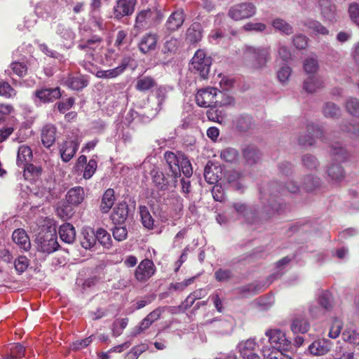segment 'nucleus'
<instances>
[{"mask_svg":"<svg viewBox=\"0 0 359 359\" xmlns=\"http://www.w3.org/2000/svg\"><path fill=\"white\" fill-rule=\"evenodd\" d=\"M299 187L293 181L287 183L285 188L278 182H271L260 189V200L264 204V211L268 215L280 214L286 208V203L280 197L288 193H297Z\"/></svg>","mask_w":359,"mask_h":359,"instance_id":"obj_1","label":"nucleus"},{"mask_svg":"<svg viewBox=\"0 0 359 359\" xmlns=\"http://www.w3.org/2000/svg\"><path fill=\"white\" fill-rule=\"evenodd\" d=\"M266 338L259 340L261 346H267L270 349H285L289 351L291 341L287 338L284 332L279 329H270L265 332Z\"/></svg>","mask_w":359,"mask_h":359,"instance_id":"obj_2","label":"nucleus"},{"mask_svg":"<svg viewBox=\"0 0 359 359\" xmlns=\"http://www.w3.org/2000/svg\"><path fill=\"white\" fill-rule=\"evenodd\" d=\"M212 59L207 56L203 50H198L189 64V69L194 73L198 74L201 79H207L210 72Z\"/></svg>","mask_w":359,"mask_h":359,"instance_id":"obj_3","label":"nucleus"},{"mask_svg":"<svg viewBox=\"0 0 359 359\" xmlns=\"http://www.w3.org/2000/svg\"><path fill=\"white\" fill-rule=\"evenodd\" d=\"M244 55L246 59L251 61L256 68H261L271 59V48L269 46H246Z\"/></svg>","mask_w":359,"mask_h":359,"instance_id":"obj_4","label":"nucleus"},{"mask_svg":"<svg viewBox=\"0 0 359 359\" xmlns=\"http://www.w3.org/2000/svg\"><path fill=\"white\" fill-rule=\"evenodd\" d=\"M159 18L161 13L157 10H142L136 16L135 27L138 29H148L154 26Z\"/></svg>","mask_w":359,"mask_h":359,"instance_id":"obj_5","label":"nucleus"},{"mask_svg":"<svg viewBox=\"0 0 359 359\" xmlns=\"http://www.w3.org/2000/svg\"><path fill=\"white\" fill-rule=\"evenodd\" d=\"M257 8L251 2L238 4L232 6L228 13L229 16L233 20H242L254 16Z\"/></svg>","mask_w":359,"mask_h":359,"instance_id":"obj_6","label":"nucleus"},{"mask_svg":"<svg viewBox=\"0 0 359 359\" xmlns=\"http://www.w3.org/2000/svg\"><path fill=\"white\" fill-rule=\"evenodd\" d=\"M217 88L208 87L201 88L196 94V104L201 107H217Z\"/></svg>","mask_w":359,"mask_h":359,"instance_id":"obj_7","label":"nucleus"},{"mask_svg":"<svg viewBox=\"0 0 359 359\" xmlns=\"http://www.w3.org/2000/svg\"><path fill=\"white\" fill-rule=\"evenodd\" d=\"M61 97L60 89L58 87L53 88H40L34 92L33 101L39 105L41 103L53 102Z\"/></svg>","mask_w":359,"mask_h":359,"instance_id":"obj_8","label":"nucleus"},{"mask_svg":"<svg viewBox=\"0 0 359 359\" xmlns=\"http://www.w3.org/2000/svg\"><path fill=\"white\" fill-rule=\"evenodd\" d=\"M185 155L181 152L166 151L164 154V158L170 169L171 177H173L174 182H176L177 178L180 177V165Z\"/></svg>","mask_w":359,"mask_h":359,"instance_id":"obj_9","label":"nucleus"},{"mask_svg":"<svg viewBox=\"0 0 359 359\" xmlns=\"http://www.w3.org/2000/svg\"><path fill=\"white\" fill-rule=\"evenodd\" d=\"M232 212L236 213V218H243L247 222H252L257 216L256 210L241 201L233 202L231 205Z\"/></svg>","mask_w":359,"mask_h":359,"instance_id":"obj_10","label":"nucleus"},{"mask_svg":"<svg viewBox=\"0 0 359 359\" xmlns=\"http://www.w3.org/2000/svg\"><path fill=\"white\" fill-rule=\"evenodd\" d=\"M332 346L333 342L330 339H317L308 346L306 353L314 356H323L331 351Z\"/></svg>","mask_w":359,"mask_h":359,"instance_id":"obj_11","label":"nucleus"},{"mask_svg":"<svg viewBox=\"0 0 359 359\" xmlns=\"http://www.w3.org/2000/svg\"><path fill=\"white\" fill-rule=\"evenodd\" d=\"M102 39L97 35H93L90 39L80 42L78 48L83 50L93 59L95 54L98 53L102 48Z\"/></svg>","mask_w":359,"mask_h":359,"instance_id":"obj_12","label":"nucleus"},{"mask_svg":"<svg viewBox=\"0 0 359 359\" xmlns=\"http://www.w3.org/2000/svg\"><path fill=\"white\" fill-rule=\"evenodd\" d=\"M155 270L154 262L149 259H145L136 268L135 271V278L139 282H146L154 274Z\"/></svg>","mask_w":359,"mask_h":359,"instance_id":"obj_13","label":"nucleus"},{"mask_svg":"<svg viewBox=\"0 0 359 359\" xmlns=\"http://www.w3.org/2000/svg\"><path fill=\"white\" fill-rule=\"evenodd\" d=\"M130 61V57H125L122 58L121 63L116 67L107 70H97L95 75L100 79H110L116 78L125 72L129 65Z\"/></svg>","mask_w":359,"mask_h":359,"instance_id":"obj_14","label":"nucleus"},{"mask_svg":"<svg viewBox=\"0 0 359 359\" xmlns=\"http://www.w3.org/2000/svg\"><path fill=\"white\" fill-rule=\"evenodd\" d=\"M136 0H116L114 7V18L120 20L125 16L133 14Z\"/></svg>","mask_w":359,"mask_h":359,"instance_id":"obj_15","label":"nucleus"},{"mask_svg":"<svg viewBox=\"0 0 359 359\" xmlns=\"http://www.w3.org/2000/svg\"><path fill=\"white\" fill-rule=\"evenodd\" d=\"M225 179L229 187L234 190L242 192L246 187L245 176L243 172L229 170L226 172Z\"/></svg>","mask_w":359,"mask_h":359,"instance_id":"obj_16","label":"nucleus"},{"mask_svg":"<svg viewBox=\"0 0 359 359\" xmlns=\"http://www.w3.org/2000/svg\"><path fill=\"white\" fill-rule=\"evenodd\" d=\"M59 245L57 241V236L51 232L47 233L39 238V250L50 254L57 250Z\"/></svg>","mask_w":359,"mask_h":359,"instance_id":"obj_17","label":"nucleus"},{"mask_svg":"<svg viewBox=\"0 0 359 359\" xmlns=\"http://www.w3.org/2000/svg\"><path fill=\"white\" fill-rule=\"evenodd\" d=\"M308 135H301L299 137V143L303 146H311L315 142V138L320 137L323 135L322 129L313 123L307 126Z\"/></svg>","mask_w":359,"mask_h":359,"instance_id":"obj_18","label":"nucleus"},{"mask_svg":"<svg viewBox=\"0 0 359 359\" xmlns=\"http://www.w3.org/2000/svg\"><path fill=\"white\" fill-rule=\"evenodd\" d=\"M157 41L158 36L154 33L149 32L140 38L138 48L142 53L146 54L156 49Z\"/></svg>","mask_w":359,"mask_h":359,"instance_id":"obj_19","label":"nucleus"},{"mask_svg":"<svg viewBox=\"0 0 359 359\" xmlns=\"http://www.w3.org/2000/svg\"><path fill=\"white\" fill-rule=\"evenodd\" d=\"M79 149L76 140L65 141L60 146V154L64 162H69Z\"/></svg>","mask_w":359,"mask_h":359,"instance_id":"obj_20","label":"nucleus"},{"mask_svg":"<svg viewBox=\"0 0 359 359\" xmlns=\"http://www.w3.org/2000/svg\"><path fill=\"white\" fill-rule=\"evenodd\" d=\"M258 346L255 339L250 338L240 341L236 348L243 359H246L250 355L255 353L256 348Z\"/></svg>","mask_w":359,"mask_h":359,"instance_id":"obj_21","label":"nucleus"},{"mask_svg":"<svg viewBox=\"0 0 359 359\" xmlns=\"http://www.w3.org/2000/svg\"><path fill=\"white\" fill-rule=\"evenodd\" d=\"M63 84L74 90H80L86 87L88 80L84 76H69L64 79Z\"/></svg>","mask_w":359,"mask_h":359,"instance_id":"obj_22","label":"nucleus"},{"mask_svg":"<svg viewBox=\"0 0 359 359\" xmlns=\"http://www.w3.org/2000/svg\"><path fill=\"white\" fill-rule=\"evenodd\" d=\"M128 207L126 202L117 204L111 215V219L114 224H123L128 217Z\"/></svg>","mask_w":359,"mask_h":359,"instance_id":"obj_23","label":"nucleus"},{"mask_svg":"<svg viewBox=\"0 0 359 359\" xmlns=\"http://www.w3.org/2000/svg\"><path fill=\"white\" fill-rule=\"evenodd\" d=\"M56 127L51 124H47L41 130V141L44 147L50 148L55 142Z\"/></svg>","mask_w":359,"mask_h":359,"instance_id":"obj_24","label":"nucleus"},{"mask_svg":"<svg viewBox=\"0 0 359 359\" xmlns=\"http://www.w3.org/2000/svg\"><path fill=\"white\" fill-rule=\"evenodd\" d=\"M32 151L29 147L27 145H21L19 147L17 154V165L19 167L25 168L32 161Z\"/></svg>","mask_w":359,"mask_h":359,"instance_id":"obj_25","label":"nucleus"},{"mask_svg":"<svg viewBox=\"0 0 359 359\" xmlns=\"http://www.w3.org/2000/svg\"><path fill=\"white\" fill-rule=\"evenodd\" d=\"M12 238L20 248L28 251L31 247L29 238L24 229H18L12 234Z\"/></svg>","mask_w":359,"mask_h":359,"instance_id":"obj_26","label":"nucleus"},{"mask_svg":"<svg viewBox=\"0 0 359 359\" xmlns=\"http://www.w3.org/2000/svg\"><path fill=\"white\" fill-rule=\"evenodd\" d=\"M85 198V192L81 187L71 188L66 194V200L69 204L78 205Z\"/></svg>","mask_w":359,"mask_h":359,"instance_id":"obj_27","label":"nucleus"},{"mask_svg":"<svg viewBox=\"0 0 359 359\" xmlns=\"http://www.w3.org/2000/svg\"><path fill=\"white\" fill-rule=\"evenodd\" d=\"M184 21V12L182 10H178L170 15L165 26L168 30L173 32L178 29L182 25Z\"/></svg>","mask_w":359,"mask_h":359,"instance_id":"obj_28","label":"nucleus"},{"mask_svg":"<svg viewBox=\"0 0 359 359\" xmlns=\"http://www.w3.org/2000/svg\"><path fill=\"white\" fill-rule=\"evenodd\" d=\"M59 234L62 241L67 243H72L76 238V231L72 224L65 223L60 226Z\"/></svg>","mask_w":359,"mask_h":359,"instance_id":"obj_29","label":"nucleus"},{"mask_svg":"<svg viewBox=\"0 0 359 359\" xmlns=\"http://www.w3.org/2000/svg\"><path fill=\"white\" fill-rule=\"evenodd\" d=\"M95 244L96 236L94 231L90 228L83 229L81 238V246L86 250H90Z\"/></svg>","mask_w":359,"mask_h":359,"instance_id":"obj_30","label":"nucleus"},{"mask_svg":"<svg viewBox=\"0 0 359 359\" xmlns=\"http://www.w3.org/2000/svg\"><path fill=\"white\" fill-rule=\"evenodd\" d=\"M115 201L114 191L113 189H107L102 198L100 205V210L102 213H107L112 208Z\"/></svg>","mask_w":359,"mask_h":359,"instance_id":"obj_31","label":"nucleus"},{"mask_svg":"<svg viewBox=\"0 0 359 359\" xmlns=\"http://www.w3.org/2000/svg\"><path fill=\"white\" fill-rule=\"evenodd\" d=\"M318 4L323 18L329 21H333L335 19L336 8L330 0H319Z\"/></svg>","mask_w":359,"mask_h":359,"instance_id":"obj_32","label":"nucleus"},{"mask_svg":"<svg viewBox=\"0 0 359 359\" xmlns=\"http://www.w3.org/2000/svg\"><path fill=\"white\" fill-rule=\"evenodd\" d=\"M327 172L333 182H340L345 177V171L339 163H331L327 168Z\"/></svg>","mask_w":359,"mask_h":359,"instance_id":"obj_33","label":"nucleus"},{"mask_svg":"<svg viewBox=\"0 0 359 359\" xmlns=\"http://www.w3.org/2000/svg\"><path fill=\"white\" fill-rule=\"evenodd\" d=\"M202 39V31L199 24H193L187 31L186 40L191 44L200 41Z\"/></svg>","mask_w":359,"mask_h":359,"instance_id":"obj_34","label":"nucleus"},{"mask_svg":"<svg viewBox=\"0 0 359 359\" xmlns=\"http://www.w3.org/2000/svg\"><path fill=\"white\" fill-rule=\"evenodd\" d=\"M261 351L266 359H292L290 356L284 353L285 349H270L267 346H262Z\"/></svg>","mask_w":359,"mask_h":359,"instance_id":"obj_35","label":"nucleus"},{"mask_svg":"<svg viewBox=\"0 0 359 359\" xmlns=\"http://www.w3.org/2000/svg\"><path fill=\"white\" fill-rule=\"evenodd\" d=\"M219 168L213 165L212 164L210 165L208 163L204 169V177L205 181L210 184H215L219 181V179L221 178L220 175L219 174Z\"/></svg>","mask_w":359,"mask_h":359,"instance_id":"obj_36","label":"nucleus"},{"mask_svg":"<svg viewBox=\"0 0 359 359\" xmlns=\"http://www.w3.org/2000/svg\"><path fill=\"white\" fill-rule=\"evenodd\" d=\"M323 81L320 78L316 76H311L304 81V89L309 93H313L317 90L323 87Z\"/></svg>","mask_w":359,"mask_h":359,"instance_id":"obj_37","label":"nucleus"},{"mask_svg":"<svg viewBox=\"0 0 359 359\" xmlns=\"http://www.w3.org/2000/svg\"><path fill=\"white\" fill-rule=\"evenodd\" d=\"M309 327L308 320L303 316L295 318L291 324V330L294 333H306Z\"/></svg>","mask_w":359,"mask_h":359,"instance_id":"obj_38","label":"nucleus"},{"mask_svg":"<svg viewBox=\"0 0 359 359\" xmlns=\"http://www.w3.org/2000/svg\"><path fill=\"white\" fill-rule=\"evenodd\" d=\"M155 80L151 76H140L137 79L135 88L141 92L151 89L156 86Z\"/></svg>","mask_w":359,"mask_h":359,"instance_id":"obj_39","label":"nucleus"},{"mask_svg":"<svg viewBox=\"0 0 359 359\" xmlns=\"http://www.w3.org/2000/svg\"><path fill=\"white\" fill-rule=\"evenodd\" d=\"M55 32L61 39L68 42H72L75 38L74 32L69 27L62 23L56 25Z\"/></svg>","mask_w":359,"mask_h":359,"instance_id":"obj_40","label":"nucleus"},{"mask_svg":"<svg viewBox=\"0 0 359 359\" xmlns=\"http://www.w3.org/2000/svg\"><path fill=\"white\" fill-rule=\"evenodd\" d=\"M243 153L246 162L250 165L256 163L260 158L259 151L252 146L245 147Z\"/></svg>","mask_w":359,"mask_h":359,"instance_id":"obj_41","label":"nucleus"},{"mask_svg":"<svg viewBox=\"0 0 359 359\" xmlns=\"http://www.w3.org/2000/svg\"><path fill=\"white\" fill-rule=\"evenodd\" d=\"M139 210L143 226L148 229H152L154 225V220L151 215L148 208L145 205H140Z\"/></svg>","mask_w":359,"mask_h":359,"instance_id":"obj_42","label":"nucleus"},{"mask_svg":"<svg viewBox=\"0 0 359 359\" xmlns=\"http://www.w3.org/2000/svg\"><path fill=\"white\" fill-rule=\"evenodd\" d=\"M330 153L335 160L340 161H345L349 156L347 150L339 143H335L331 146Z\"/></svg>","mask_w":359,"mask_h":359,"instance_id":"obj_43","label":"nucleus"},{"mask_svg":"<svg viewBox=\"0 0 359 359\" xmlns=\"http://www.w3.org/2000/svg\"><path fill=\"white\" fill-rule=\"evenodd\" d=\"M272 26L273 27L286 34L290 35L293 33V28L292 27L287 23L285 20L281 18H276L272 21Z\"/></svg>","mask_w":359,"mask_h":359,"instance_id":"obj_44","label":"nucleus"},{"mask_svg":"<svg viewBox=\"0 0 359 359\" xmlns=\"http://www.w3.org/2000/svg\"><path fill=\"white\" fill-rule=\"evenodd\" d=\"M89 22L94 30L102 31L104 29V20L100 15L99 11H90Z\"/></svg>","mask_w":359,"mask_h":359,"instance_id":"obj_45","label":"nucleus"},{"mask_svg":"<svg viewBox=\"0 0 359 359\" xmlns=\"http://www.w3.org/2000/svg\"><path fill=\"white\" fill-rule=\"evenodd\" d=\"M96 241H97L102 245L106 248H109L111 245V238L110 234L104 229H98L95 233Z\"/></svg>","mask_w":359,"mask_h":359,"instance_id":"obj_46","label":"nucleus"},{"mask_svg":"<svg viewBox=\"0 0 359 359\" xmlns=\"http://www.w3.org/2000/svg\"><path fill=\"white\" fill-rule=\"evenodd\" d=\"M25 347L20 344H14L10 347V353L5 355L4 359H20L25 354Z\"/></svg>","mask_w":359,"mask_h":359,"instance_id":"obj_47","label":"nucleus"},{"mask_svg":"<svg viewBox=\"0 0 359 359\" xmlns=\"http://www.w3.org/2000/svg\"><path fill=\"white\" fill-rule=\"evenodd\" d=\"M340 108L332 102H327L323 108V113L325 117L336 118L340 115Z\"/></svg>","mask_w":359,"mask_h":359,"instance_id":"obj_48","label":"nucleus"},{"mask_svg":"<svg viewBox=\"0 0 359 359\" xmlns=\"http://www.w3.org/2000/svg\"><path fill=\"white\" fill-rule=\"evenodd\" d=\"M317 302L324 312L330 311L332 307V297L328 292H323Z\"/></svg>","mask_w":359,"mask_h":359,"instance_id":"obj_49","label":"nucleus"},{"mask_svg":"<svg viewBox=\"0 0 359 359\" xmlns=\"http://www.w3.org/2000/svg\"><path fill=\"white\" fill-rule=\"evenodd\" d=\"M238 157V151L233 148H226L221 151L220 158L226 163H234Z\"/></svg>","mask_w":359,"mask_h":359,"instance_id":"obj_50","label":"nucleus"},{"mask_svg":"<svg viewBox=\"0 0 359 359\" xmlns=\"http://www.w3.org/2000/svg\"><path fill=\"white\" fill-rule=\"evenodd\" d=\"M306 26L316 34L326 35L329 33L327 29L316 20H308Z\"/></svg>","mask_w":359,"mask_h":359,"instance_id":"obj_51","label":"nucleus"},{"mask_svg":"<svg viewBox=\"0 0 359 359\" xmlns=\"http://www.w3.org/2000/svg\"><path fill=\"white\" fill-rule=\"evenodd\" d=\"M217 107L230 105L234 102V99L230 96L225 90H219L217 89Z\"/></svg>","mask_w":359,"mask_h":359,"instance_id":"obj_52","label":"nucleus"},{"mask_svg":"<svg viewBox=\"0 0 359 359\" xmlns=\"http://www.w3.org/2000/svg\"><path fill=\"white\" fill-rule=\"evenodd\" d=\"M320 185V180L312 175L306 176L302 182V188L306 191H311Z\"/></svg>","mask_w":359,"mask_h":359,"instance_id":"obj_53","label":"nucleus"},{"mask_svg":"<svg viewBox=\"0 0 359 359\" xmlns=\"http://www.w3.org/2000/svg\"><path fill=\"white\" fill-rule=\"evenodd\" d=\"M17 94L16 90L6 81H0V95L6 98L14 97Z\"/></svg>","mask_w":359,"mask_h":359,"instance_id":"obj_54","label":"nucleus"},{"mask_svg":"<svg viewBox=\"0 0 359 359\" xmlns=\"http://www.w3.org/2000/svg\"><path fill=\"white\" fill-rule=\"evenodd\" d=\"M343 325V323L341 320L334 318L330 326L328 337L331 339L337 338L341 332Z\"/></svg>","mask_w":359,"mask_h":359,"instance_id":"obj_55","label":"nucleus"},{"mask_svg":"<svg viewBox=\"0 0 359 359\" xmlns=\"http://www.w3.org/2000/svg\"><path fill=\"white\" fill-rule=\"evenodd\" d=\"M343 339L354 346L359 345V334L355 330H346L342 333Z\"/></svg>","mask_w":359,"mask_h":359,"instance_id":"obj_56","label":"nucleus"},{"mask_svg":"<svg viewBox=\"0 0 359 359\" xmlns=\"http://www.w3.org/2000/svg\"><path fill=\"white\" fill-rule=\"evenodd\" d=\"M346 108L350 114L359 117V100L357 98L350 97L346 102Z\"/></svg>","mask_w":359,"mask_h":359,"instance_id":"obj_57","label":"nucleus"},{"mask_svg":"<svg viewBox=\"0 0 359 359\" xmlns=\"http://www.w3.org/2000/svg\"><path fill=\"white\" fill-rule=\"evenodd\" d=\"M304 69L307 74H314L318 69V63L316 57H310L304 61Z\"/></svg>","mask_w":359,"mask_h":359,"instance_id":"obj_58","label":"nucleus"},{"mask_svg":"<svg viewBox=\"0 0 359 359\" xmlns=\"http://www.w3.org/2000/svg\"><path fill=\"white\" fill-rule=\"evenodd\" d=\"M209 298L212 302L216 310L218 312H222L224 309V297L222 295V292L217 290L212 294H211Z\"/></svg>","mask_w":359,"mask_h":359,"instance_id":"obj_59","label":"nucleus"},{"mask_svg":"<svg viewBox=\"0 0 359 359\" xmlns=\"http://www.w3.org/2000/svg\"><path fill=\"white\" fill-rule=\"evenodd\" d=\"M292 69L288 65H283L277 72V78L282 84H285L291 75Z\"/></svg>","mask_w":359,"mask_h":359,"instance_id":"obj_60","label":"nucleus"},{"mask_svg":"<svg viewBox=\"0 0 359 359\" xmlns=\"http://www.w3.org/2000/svg\"><path fill=\"white\" fill-rule=\"evenodd\" d=\"M13 72L19 77L25 76L27 73V65L24 62H14L11 64Z\"/></svg>","mask_w":359,"mask_h":359,"instance_id":"obj_61","label":"nucleus"},{"mask_svg":"<svg viewBox=\"0 0 359 359\" xmlns=\"http://www.w3.org/2000/svg\"><path fill=\"white\" fill-rule=\"evenodd\" d=\"M236 125L240 130L246 131L252 125V118L248 116H240L236 120Z\"/></svg>","mask_w":359,"mask_h":359,"instance_id":"obj_62","label":"nucleus"},{"mask_svg":"<svg viewBox=\"0 0 359 359\" xmlns=\"http://www.w3.org/2000/svg\"><path fill=\"white\" fill-rule=\"evenodd\" d=\"M29 264V259L25 256H19L15 259L14 266L18 273H22L27 269Z\"/></svg>","mask_w":359,"mask_h":359,"instance_id":"obj_63","label":"nucleus"},{"mask_svg":"<svg viewBox=\"0 0 359 359\" xmlns=\"http://www.w3.org/2000/svg\"><path fill=\"white\" fill-rule=\"evenodd\" d=\"M348 13L351 20L359 26V4L357 3L351 4L348 8Z\"/></svg>","mask_w":359,"mask_h":359,"instance_id":"obj_64","label":"nucleus"}]
</instances>
